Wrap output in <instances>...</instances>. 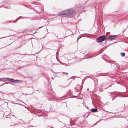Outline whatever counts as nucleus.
<instances>
[{"instance_id":"4468645a","label":"nucleus","mask_w":128,"mask_h":128,"mask_svg":"<svg viewBox=\"0 0 128 128\" xmlns=\"http://www.w3.org/2000/svg\"><path fill=\"white\" fill-rule=\"evenodd\" d=\"M98 122V121H97L96 122V123H97Z\"/></svg>"},{"instance_id":"f257e3e1","label":"nucleus","mask_w":128,"mask_h":128,"mask_svg":"<svg viewBox=\"0 0 128 128\" xmlns=\"http://www.w3.org/2000/svg\"><path fill=\"white\" fill-rule=\"evenodd\" d=\"M76 12V11L72 9H68L63 11L59 13V15L66 17L72 16Z\"/></svg>"},{"instance_id":"9b49d317","label":"nucleus","mask_w":128,"mask_h":128,"mask_svg":"<svg viewBox=\"0 0 128 128\" xmlns=\"http://www.w3.org/2000/svg\"><path fill=\"white\" fill-rule=\"evenodd\" d=\"M112 100H113L114 99V98H112Z\"/></svg>"},{"instance_id":"6e6552de","label":"nucleus","mask_w":128,"mask_h":128,"mask_svg":"<svg viewBox=\"0 0 128 128\" xmlns=\"http://www.w3.org/2000/svg\"><path fill=\"white\" fill-rule=\"evenodd\" d=\"M16 125V124H12V125H10V126H15V125Z\"/></svg>"},{"instance_id":"2eb2a0df","label":"nucleus","mask_w":128,"mask_h":128,"mask_svg":"<svg viewBox=\"0 0 128 128\" xmlns=\"http://www.w3.org/2000/svg\"><path fill=\"white\" fill-rule=\"evenodd\" d=\"M4 38V37H3V38Z\"/></svg>"},{"instance_id":"20e7f679","label":"nucleus","mask_w":128,"mask_h":128,"mask_svg":"<svg viewBox=\"0 0 128 128\" xmlns=\"http://www.w3.org/2000/svg\"><path fill=\"white\" fill-rule=\"evenodd\" d=\"M116 37V35H111L109 36V39L110 40H112L115 39Z\"/></svg>"},{"instance_id":"39448f33","label":"nucleus","mask_w":128,"mask_h":128,"mask_svg":"<svg viewBox=\"0 0 128 128\" xmlns=\"http://www.w3.org/2000/svg\"><path fill=\"white\" fill-rule=\"evenodd\" d=\"M91 111L92 112H98V110L96 108H92L91 109Z\"/></svg>"},{"instance_id":"f8f14e48","label":"nucleus","mask_w":128,"mask_h":128,"mask_svg":"<svg viewBox=\"0 0 128 128\" xmlns=\"http://www.w3.org/2000/svg\"><path fill=\"white\" fill-rule=\"evenodd\" d=\"M42 49L43 48L42 46Z\"/></svg>"},{"instance_id":"ddd939ff","label":"nucleus","mask_w":128,"mask_h":128,"mask_svg":"<svg viewBox=\"0 0 128 128\" xmlns=\"http://www.w3.org/2000/svg\"><path fill=\"white\" fill-rule=\"evenodd\" d=\"M96 124H95L94 125H96Z\"/></svg>"},{"instance_id":"dca6fc26","label":"nucleus","mask_w":128,"mask_h":128,"mask_svg":"<svg viewBox=\"0 0 128 128\" xmlns=\"http://www.w3.org/2000/svg\"><path fill=\"white\" fill-rule=\"evenodd\" d=\"M18 18H17V20L18 19Z\"/></svg>"},{"instance_id":"423d86ee","label":"nucleus","mask_w":128,"mask_h":128,"mask_svg":"<svg viewBox=\"0 0 128 128\" xmlns=\"http://www.w3.org/2000/svg\"><path fill=\"white\" fill-rule=\"evenodd\" d=\"M120 54L122 57H124L125 55V54L124 52H121Z\"/></svg>"},{"instance_id":"1a4fd4ad","label":"nucleus","mask_w":128,"mask_h":128,"mask_svg":"<svg viewBox=\"0 0 128 128\" xmlns=\"http://www.w3.org/2000/svg\"><path fill=\"white\" fill-rule=\"evenodd\" d=\"M20 120H21V121H22V122H23V121L22 120V119Z\"/></svg>"},{"instance_id":"0eeeda50","label":"nucleus","mask_w":128,"mask_h":128,"mask_svg":"<svg viewBox=\"0 0 128 128\" xmlns=\"http://www.w3.org/2000/svg\"><path fill=\"white\" fill-rule=\"evenodd\" d=\"M62 73H64L66 74H68V73H67V72H62Z\"/></svg>"},{"instance_id":"9d476101","label":"nucleus","mask_w":128,"mask_h":128,"mask_svg":"<svg viewBox=\"0 0 128 128\" xmlns=\"http://www.w3.org/2000/svg\"><path fill=\"white\" fill-rule=\"evenodd\" d=\"M78 39H79V38H78V40H77V41L78 42Z\"/></svg>"},{"instance_id":"f03ea898","label":"nucleus","mask_w":128,"mask_h":128,"mask_svg":"<svg viewBox=\"0 0 128 128\" xmlns=\"http://www.w3.org/2000/svg\"><path fill=\"white\" fill-rule=\"evenodd\" d=\"M0 86H2V81H10L12 82L17 83H21L22 81L18 80H14L13 78H0Z\"/></svg>"},{"instance_id":"7ed1b4c3","label":"nucleus","mask_w":128,"mask_h":128,"mask_svg":"<svg viewBox=\"0 0 128 128\" xmlns=\"http://www.w3.org/2000/svg\"><path fill=\"white\" fill-rule=\"evenodd\" d=\"M106 38V36L104 35L98 37L96 39L98 42H99L104 41Z\"/></svg>"}]
</instances>
